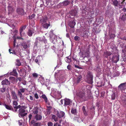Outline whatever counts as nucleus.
Listing matches in <instances>:
<instances>
[{
    "instance_id": "obj_48",
    "label": "nucleus",
    "mask_w": 126,
    "mask_h": 126,
    "mask_svg": "<svg viewBox=\"0 0 126 126\" xmlns=\"http://www.w3.org/2000/svg\"><path fill=\"white\" fill-rule=\"evenodd\" d=\"M122 19L124 20L126 19V14L125 15H123L122 17Z\"/></svg>"
},
{
    "instance_id": "obj_63",
    "label": "nucleus",
    "mask_w": 126,
    "mask_h": 126,
    "mask_svg": "<svg viewBox=\"0 0 126 126\" xmlns=\"http://www.w3.org/2000/svg\"><path fill=\"white\" fill-rule=\"evenodd\" d=\"M66 36L68 38L69 37V34L68 33H66Z\"/></svg>"
},
{
    "instance_id": "obj_52",
    "label": "nucleus",
    "mask_w": 126,
    "mask_h": 126,
    "mask_svg": "<svg viewBox=\"0 0 126 126\" xmlns=\"http://www.w3.org/2000/svg\"><path fill=\"white\" fill-rule=\"evenodd\" d=\"M64 99H62V100H61V101H60V102L61 103V104H63V103L64 102Z\"/></svg>"
},
{
    "instance_id": "obj_23",
    "label": "nucleus",
    "mask_w": 126,
    "mask_h": 126,
    "mask_svg": "<svg viewBox=\"0 0 126 126\" xmlns=\"http://www.w3.org/2000/svg\"><path fill=\"white\" fill-rule=\"evenodd\" d=\"M65 60L66 62L67 63H70L71 61V60L70 56L66 57Z\"/></svg>"
},
{
    "instance_id": "obj_8",
    "label": "nucleus",
    "mask_w": 126,
    "mask_h": 126,
    "mask_svg": "<svg viewBox=\"0 0 126 126\" xmlns=\"http://www.w3.org/2000/svg\"><path fill=\"white\" fill-rule=\"evenodd\" d=\"M26 89L25 88H21L20 89V91H18V95H19L20 97L21 98L22 97V94L21 93H23L25 92V90Z\"/></svg>"
},
{
    "instance_id": "obj_12",
    "label": "nucleus",
    "mask_w": 126,
    "mask_h": 126,
    "mask_svg": "<svg viewBox=\"0 0 126 126\" xmlns=\"http://www.w3.org/2000/svg\"><path fill=\"white\" fill-rule=\"evenodd\" d=\"M17 12L18 14L20 15H22L24 13L23 9L20 8H18L17 9Z\"/></svg>"
},
{
    "instance_id": "obj_26",
    "label": "nucleus",
    "mask_w": 126,
    "mask_h": 126,
    "mask_svg": "<svg viewBox=\"0 0 126 126\" xmlns=\"http://www.w3.org/2000/svg\"><path fill=\"white\" fill-rule=\"evenodd\" d=\"M89 51H87L85 53V56H84L83 55H81V56L83 57H87L89 56Z\"/></svg>"
},
{
    "instance_id": "obj_16",
    "label": "nucleus",
    "mask_w": 126,
    "mask_h": 126,
    "mask_svg": "<svg viewBox=\"0 0 126 126\" xmlns=\"http://www.w3.org/2000/svg\"><path fill=\"white\" fill-rule=\"evenodd\" d=\"M93 77L92 76L90 75L89 77L87 79V82L90 84H92L93 82Z\"/></svg>"
},
{
    "instance_id": "obj_59",
    "label": "nucleus",
    "mask_w": 126,
    "mask_h": 126,
    "mask_svg": "<svg viewBox=\"0 0 126 126\" xmlns=\"http://www.w3.org/2000/svg\"><path fill=\"white\" fill-rule=\"evenodd\" d=\"M74 119H78V122H80V118H74Z\"/></svg>"
},
{
    "instance_id": "obj_19",
    "label": "nucleus",
    "mask_w": 126,
    "mask_h": 126,
    "mask_svg": "<svg viewBox=\"0 0 126 126\" xmlns=\"http://www.w3.org/2000/svg\"><path fill=\"white\" fill-rule=\"evenodd\" d=\"M77 13V11L76 10H72L70 12V14L73 16H75Z\"/></svg>"
},
{
    "instance_id": "obj_18",
    "label": "nucleus",
    "mask_w": 126,
    "mask_h": 126,
    "mask_svg": "<svg viewBox=\"0 0 126 126\" xmlns=\"http://www.w3.org/2000/svg\"><path fill=\"white\" fill-rule=\"evenodd\" d=\"M12 96V98L15 99H17V97L15 92H12L11 93Z\"/></svg>"
},
{
    "instance_id": "obj_45",
    "label": "nucleus",
    "mask_w": 126,
    "mask_h": 126,
    "mask_svg": "<svg viewBox=\"0 0 126 126\" xmlns=\"http://www.w3.org/2000/svg\"><path fill=\"white\" fill-rule=\"evenodd\" d=\"M18 123L19 126H21L22 124V121L21 120H18Z\"/></svg>"
},
{
    "instance_id": "obj_64",
    "label": "nucleus",
    "mask_w": 126,
    "mask_h": 126,
    "mask_svg": "<svg viewBox=\"0 0 126 126\" xmlns=\"http://www.w3.org/2000/svg\"><path fill=\"white\" fill-rule=\"evenodd\" d=\"M18 80L19 81H21V78L19 77L18 78Z\"/></svg>"
},
{
    "instance_id": "obj_61",
    "label": "nucleus",
    "mask_w": 126,
    "mask_h": 126,
    "mask_svg": "<svg viewBox=\"0 0 126 126\" xmlns=\"http://www.w3.org/2000/svg\"><path fill=\"white\" fill-rule=\"evenodd\" d=\"M18 32V31L17 30H15L14 31V33H15V34H16V33H17Z\"/></svg>"
},
{
    "instance_id": "obj_40",
    "label": "nucleus",
    "mask_w": 126,
    "mask_h": 126,
    "mask_svg": "<svg viewBox=\"0 0 126 126\" xmlns=\"http://www.w3.org/2000/svg\"><path fill=\"white\" fill-rule=\"evenodd\" d=\"M115 98V95L114 93H113L111 95V99H112L114 100Z\"/></svg>"
},
{
    "instance_id": "obj_38",
    "label": "nucleus",
    "mask_w": 126,
    "mask_h": 126,
    "mask_svg": "<svg viewBox=\"0 0 126 126\" xmlns=\"http://www.w3.org/2000/svg\"><path fill=\"white\" fill-rule=\"evenodd\" d=\"M42 97L43 98H44L45 101H47V98L46 97V96L45 95H42Z\"/></svg>"
},
{
    "instance_id": "obj_54",
    "label": "nucleus",
    "mask_w": 126,
    "mask_h": 126,
    "mask_svg": "<svg viewBox=\"0 0 126 126\" xmlns=\"http://www.w3.org/2000/svg\"><path fill=\"white\" fill-rule=\"evenodd\" d=\"M39 125V124L38 123H36L34 124L33 125V126H37Z\"/></svg>"
},
{
    "instance_id": "obj_62",
    "label": "nucleus",
    "mask_w": 126,
    "mask_h": 126,
    "mask_svg": "<svg viewBox=\"0 0 126 126\" xmlns=\"http://www.w3.org/2000/svg\"><path fill=\"white\" fill-rule=\"evenodd\" d=\"M115 36V34H113L112 35V36H110V37L112 38H114V37Z\"/></svg>"
},
{
    "instance_id": "obj_13",
    "label": "nucleus",
    "mask_w": 126,
    "mask_h": 126,
    "mask_svg": "<svg viewBox=\"0 0 126 126\" xmlns=\"http://www.w3.org/2000/svg\"><path fill=\"white\" fill-rule=\"evenodd\" d=\"M1 83L2 85H8L10 84V83L9 81L6 79H5L2 81Z\"/></svg>"
},
{
    "instance_id": "obj_11",
    "label": "nucleus",
    "mask_w": 126,
    "mask_h": 126,
    "mask_svg": "<svg viewBox=\"0 0 126 126\" xmlns=\"http://www.w3.org/2000/svg\"><path fill=\"white\" fill-rule=\"evenodd\" d=\"M7 21L9 22L8 24L9 25L14 29L15 28V26L13 24V21L11 20L10 19H8L7 20Z\"/></svg>"
},
{
    "instance_id": "obj_32",
    "label": "nucleus",
    "mask_w": 126,
    "mask_h": 126,
    "mask_svg": "<svg viewBox=\"0 0 126 126\" xmlns=\"http://www.w3.org/2000/svg\"><path fill=\"white\" fill-rule=\"evenodd\" d=\"M9 75V73H8L7 74H5L3 75L0 76V80H1L4 77L6 76H8Z\"/></svg>"
},
{
    "instance_id": "obj_60",
    "label": "nucleus",
    "mask_w": 126,
    "mask_h": 126,
    "mask_svg": "<svg viewBox=\"0 0 126 126\" xmlns=\"http://www.w3.org/2000/svg\"><path fill=\"white\" fill-rule=\"evenodd\" d=\"M38 57H37V58L36 59H35V62L36 63H37L38 62V59H37L38 58Z\"/></svg>"
},
{
    "instance_id": "obj_46",
    "label": "nucleus",
    "mask_w": 126,
    "mask_h": 126,
    "mask_svg": "<svg viewBox=\"0 0 126 126\" xmlns=\"http://www.w3.org/2000/svg\"><path fill=\"white\" fill-rule=\"evenodd\" d=\"M5 90H6L5 88H2L1 89V91L2 92H4L5 91Z\"/></svg>"
},
{
    "instance_id": "obj_39",
    "label": "nucleus",
    "mask_w": 126,
    "mask_h": 126,
    "mask_svg": "<svg viewBox=\"0 0 126 126\" xmlns=\"http://www.w3.org/2000/svg\"><path fill=\"white\" fill-rule=\"evenodd\" d=\"M71 111L72 113L75 114L76 112V109H72L71 110Z\"/></svg>"
},
{
    "instance_id": "obj_33",
    "label": "nucleus",
    "mask_w": 126,
    "mask_h": 126,
    "mask_svg": "<svg viewBox=\"0 0 126 126\" xmlns=\"http://www.w3.org/2000/svg\"><path fill=\"white\" fill-rule=\"evenodd\" d=\"M33 112L34 114H36L38 112L37 108H35L33 110Z\"/></svg>"
},
{
    "instance_id": "obj_44",
    "label": "nucleus",
    "mask_w": 126,
    "mask_h": 126,
    "mask_svg": "<svg viewBox=\"0 0 126 126\" xmlns=\"http://www.w3.org/2000/svg\"><path fill=\"white\" fill-rule=\"evenodd\" d=\"M23 106H21L20 105H19L17 106H16V107H15V108H16V109H18L19 108L20 109H22L23 108Z\"/></svg>"
},
{
    "instance_id": "obj_2",
    "label": "nucleus",
    "mask_w": 126,
    "mask_h": 126,
    "mask_svg": "<svg viewBox=\"0 0 126 126\" xmlns=\"http://www.w3.org/2000/svg\"><path fill=\"white\" fill-rule=\"evenodd\" d=\"M126 89V83L120 84L118 87V89L123 92Z\"/></svg>"
},
{
    "instance_id": "obj_56",
    "label": "nucleus",
    "mask_w": 126,
    "mask_h": 126,
    "mask_svg": "<svg viewBox=\"0 0 126 126\" xmlns=\"http://www.w3.org/2000/svg\"><path fill=\"white\" fill-rule=\"evenodd\" d=\"M75 67L77 68H78L79 69H81V68L79 66H78V65H75Z\"/></svg>"
},
{
    "instance_id": "obj_47",
    "label": "nucleus",
    "mask_w": 126,
    "mask_h": 126,
    "mask_svg": "<svg viewBox=\"0 0 126 126\" xmlns=\"http://www.w3.org/2000/svg\"><path fill=\"white\" fill-rule=\"evenodd\" d=\"M22 46L23 48L25 49H26L28 47L27 45L25 44L22 45Z\"/></svg>"
},
{
    "instance_id": "obj_10",
    "label": "nucleus",
    "mask_w": 126,
    "mask_h": 126,
    "mask_svg": "<svg viewBox=\"0 0 126 126\" xmlns=\"http://www.w3.org/2000/svg\"><path fill=\"white\" fill-rule=\"evenodd\" d=\"M36 39L38 41L39 40V41H43L45 43H47V40L44 37H38Z\"/></svg>"
},
{
    "instance_id": "obj_25",
    "label": "nucleus",
    "mask_w": 126,
    "mask_h": 126,
    "mask_svg": "<svg viewBox=\"0 0 126 126\" xmlns=\"http://www.w3.org/2000/svg\"><path fill=\"white\" fill-rule=\"evenodd\" d=\"M42 116L40 115H36L35 117V118L37 120H40L42 118Z\"/></svg>"
},
{
    "instance_id": "obj_49",
    "label": "nucleus",
    "mask_w": 126,
    "mask_h": 126,
    "mask_svg": "<svg viewBox=\"0 0 126 126\" xmlns=\"http://www.w3.org/2000/svg\"><path fill=\"white\" fill-rule=\"evenodd\" d=\"M79 38V37L78 36H75L74 38L75 39L76 41L78 40Z\"/></svg>"
},
{
    "instance_id": "obj_34",
    "label": "nucleus",
    "mask_w": 126,
    "mask_h": 126,
    "mask_svg": "<svg viewBox=\"0 0 126 126\" xmlns=\"http://www.w3.org/2000/svg\"><path fill=\"white\" fill-rule=\"evenodd\" d=\"M13 104L14 106L15 105V106H14V108H15V107H16V106H17L18 104L17 102V101H14L13 102Z\"/></svg>"
},
{
    "instance_id": "obj_37",
    "label": "nucleus",
    "mask_w": 126,
    "mask_h": 126,
    "mask_svg": "<svg viewBox=\"0 0 126 126\" xmlns=\"http://www.w3.org/2000/svg\"><path fill=\"white\" fill-rule=\"evenodd\" d=\"M113 3V5L115 6H117L118 4V2L117 0H114Z\"/></svg>"
},
{
    "instance_id": "obj_41",
    "label": "nucleus",
    "mask_w": 126,
    "mask_h": 126,
    "mask_svg": "<svg viewBox=\"0 0 126 126\" xmlns=\"http://www.w3.org/2000/svg\"><path fill=\"white\" fill-rule=\"evenodd\" d=\"M85 108L84 106H83L82 108V111L84 114H86V112L85 111Z\"/></svg>"
},
{
    "instance_id": "obj_15",
    "label": "nucleus",
    "mask_w": 126,
    "mask_h": 126,
    "mask_svg": "<svg viewBox=\"0 0 126 126\" xmlns=\"http://www.w3.org/2000/svg\"><path fill=\"white\" fill-rule=\"evenodd\" d=\"M8 14L9 15L12 14L13 11V8L10 6H9L8 7Z\"/></svg>"
},
{
    "instance_id": "obj_53",
    "label": "nucleus",
    "mask_w": 126,
    "mask_h": 126,
    "mask_svg": "<svg viewBox=\"0 0 126 126\" xmlns=\"http://www.w3.org/2000/svg\"><path fill=\"white\" fill-rule=\"evenodd\" d=\"M30 99L31 100H34V98L33 97L31 96H30Z\"/></svg>"
},
{
    "instance_id": "obj_31",
    "label": "nucleus",
    "mask_w": 126,
    "mask_h": 126,
    "mask_svg": "<svg viewBox=\"0 0 126 126\" xmlns=\"http://www.w3.org/2000/svg\"><path fill=\"white\" fill-rule=\"evenodd\" d=\"M32 76L35 79L38 77V75L36 73H32Z\"/></svg>"
},
{
    "instance_id": "obj_58",
    "label": "nucleus",
    "mask_w": 126,
    "mask_h": 126,
    "mask_svg": "<svg viewBox=\"0 0 126 126\" xmlns=\"http://www.w3.org/2000/svg\"><path fill=\"white\" fill-rule=\"evenodd\" d=\"M9 52H10V54H11V53H12L13 54L14 53V54H15V52L14 51H13V52H11V50L10 49H9Z\"/></svg>"
},
{
    "instance_id": "obj_3",
    "label": "nucleus",
    "mask_w": 126,
    "mask_h": 126,
    "mask_svg": "<svg viewBox=\"0 0 126 126\" xmlns=\"http://www.w3.org/2000/svg\"><path fill=\"white\" fill-rule=\"evenodd\" d=\"M19 116L20 117L24 116L27 114V113H25L24 110L22 108L19 109Z\"/></svg>"
},
{
    "instance_id": "obj_9",
    "label": "nucleus",
    "mask_w": 126,
    "mask_h": 126,
    "mask_svg": "<svg viewBox=\"0 0 126 126\" xmlns=\"http://www.w3.org/2000/svg\"><path fill=\"white\" fill-rule=\"evenodd\" d=\"M64 106H66L69 105L72 103L70 99L65 98L64 99Z\"/></svg>"
},
{
    "instance_id": "obj_55",
    "label": "nucleus",
    "mask_w": 126,
    "mask_h": 126,
    "mask_svg": "<svg viewBox=\"0 0 126 126\" xmlns=\"http://www.w3.org/2000/svg\"><path fill=\"white\" fill-rule=\"evenodd\" d=\"M29 120H30L32 118V115L31 114H30L29 116Z\"/></svg>"
},
{
    "instance_id": "obj_51",
    "label": "nucleus",
    "mask_w": 126,
    "mask_h": 126,
    "mask_svg": "<svg viewBox=\"0 0 126 126\" xmlns=\"http://www.w3.org/2000/svg\"><path fill=\"white\" fill-rule=\"evenodd\" d=\"M54 126H61V125L58 124V123H54Z\"/></svg>"
},
{
    "instance_id": "obj_17",
    "label": "nucleus",
    "mask_w": 126,
    "mask_h": 126,
    "mask_svg": "<svg viewBox=\"0 0 126 126\" xmlns=\"http://www.w3.org/2000/svg\"><path fill=\"white\" fill-rule=\"evenodd\" d=\"M34 32V31L33 29L32 30H29L28 34L29 36H32V34Z\"/></svg>"
},
{
    "instance_id": "obj_21",
    "label": "nucleus",
    "mask_w": 126,
    "mask_h": 126,
    "mask_svg": "<svg viewBox=\"0 0 126 126\" xmlns=\"http://www.w3.org/2000/svg\"><path fill=\"white\" fill-rule=\"evenodd\" d=\"M26 25H24V26H22L20 29V36H22V32L26 28Z\"/></svg>"
},
{
    "instance_id": "obj_30",
    "label": "nucleus",
    "mask_w": 126,
    "mask_h": 126,
    "mask_svg": "<svg viewBox=\"0 0 126 126\" xmlns=\"http://www.w3.org/2000/svg\"><path fill=\"white\" fill-rule=\"evenodd\" d=\"M52 118L53 119L55 122L58 120V118L56 117V116L54 115H53L52 116Z\"/></svg>"
},
{
    "instance_id": "obj_5",
    "label": "nucleus",
    "mask_w": 126,
    "mask_h": 126,
    "mask_svg": "<svg viewBox=\"0 0 126 126\" xmlns=\"http://www.w3.org/2000/svg\"><path fill=\"white\" fill-rule=\"evenodd\" d=\"M51 94L55 95V96H60L61 95V92L59 91H57V90L54 88L52 89Z\"/></svg>"
},
{
    "instance_id": "obj_35",
    "label": "nucleus",
    "mask_w": 126,
    "mask_h": 126,
    "mask_svg": "<svg viewBox=\"0 0 126 126\" xmlns=\"http://www.w3.org/2000/svg\"><path fill=\"white\" fill-rule=\"evenodd\" d=\"M104 53L105 55L108 56H110L111 54V53L110 52L108 51H106Z\"/></svg>"
},
{
    "instance_id": "obj_28",
    "label": "nucleus",
    "mask_w": 126,
    "mask_h": 126,
    "mask_svg": "<svg viewBox=\"0 0 126 126\" xmlns=\"http://www.w3.org/2000/svg\"><path fill=\"white\" fill-rule=\"evenodd\" d=\"M40 82L42 84H44L45 83V80L43 78L41 77L40 78Z\"/></svg>"
},
{
    "instance_id": "obj_43",
    "label": "nucleus",
    "mask_w": 126,
    "mask_h": 126,
    "mask_svg": "<svg viewBox=\"0 0 126 126\" xmlns=\"http://www.w3.org/2000/svg\"><path fill=\"white\" fill-rule=\"evenodd\" d=\"M35 16V15L34 14H32L31 16H29V18L31 19H32L34 18Z\"/></svg>"
},
{
    "instance_id": "obj_14",
    "label": "nucleus",
    "mask_w": 126,
    "mask_h": 126,
    "mask_svg": "<svg viewBox=\"0 0 126 126\" xmlns=\"http://www.w3.org/2000/svg\"><path fill=\"white\" fill-rule=\"evenodd\" d=\"M9 79L13 83L16 82L17 81V79H16V78L13 77H10L9 78Z\"/></svg>"
},
{
    "instance_id": "obj_42",
    "label": "nucleus",
    "mask_w": 126,
    "mask_h": 126,
    "mask_svg": "<svg viewBox=\"0 0 126 126\" xmlns=\"http://www.w3.org/2000/svg\"><path fill=\"white\" fill-rule=\"evenodd\" d=\"M48 126H53V123L51 122H48L47 124Z\"/></svg>"
},
{
    "instance_id": "obj_24",
    "label": "nucleus",
    "mask_w": 126,
    "mask_h": 126,
    "mask_svg": "<svg viewBox=\"0 0 126 126\" xmlns=\"http://www.w3.org/2000/svg\"><path fill=\"white\" fill-rule=\"evenodd\" d=\"M4 105L5 108L8 110H11L12 109V107L8 105L5 104H4Z\"/></svg>"
},
{
    "instance_id": "obj_22",
    "label": "nucleus",
    "mask_w": 126,
    "mask_h": 126,
    "mask_svg": "<svg viewBox=\"0 0 126 126\" xmlns=\"http://www.w3.org/2000/svg\"><path fill=\"white\" fill-rule=\"evenodd\" d=\"M76 23L74 21H73L72 22H70L69 24V25L70 27H74Z\"/></svg>"
},
{
    "instance_id": "obj_27",
    "label": "nucleus",
    "mask_w": 126,
    "mask_h": 126,
    "mask_svg": "<svg viewBox=\"0 0 126 126\" xmlns=\"http://www.w3.org/2000/svg\"><path fill=\"white\" fill-rule=\"evenodd\" d=\"M69 3V1L68 0H66L62 3L63 4L64 6H66L68 5Z\"/></svg>"
},
{
    "instance_id": "obj_29",
    "label": "nucleus",
    "mask_w": 126,
    "mask_h": 126,
    "mask_svg": "<svg viewBox=\"0 0 126 126\" xmlns=\"http://www.w3.org/2000/svg\"><path fill=\"white\" fill-rule=\"evenodd\" d=\"M81 76L79 75L77 78V83H78L81 80Z\"/></svg>"
},
{
    "instance_id": "obj_6",
    "label": "nucleus",
    "mask_w": 126,
    "mask_h": 126,
    "mask_svg": "<svg viewBox=\"0 0 126 126\" xmlns=\"http://www.w3.org/2000/svg\"><path fill=\"white\" fill-rule=\"evenodd\" d=\"M55 113L59 118L63 117L65 115L64 112L62 111H60V112H59L57 110H55Z\"/></svg>"
},
{
    "instance_id": "obj_1",
    "label": "nucleus",
    "mask_w": 126,
    "mask_h": 126,
    "mask_svg": "<svg viewBox=\"0 0 126 126\" xmlns=\"http://www.w3.org/2000/svg\"><path fill=\"white\" fill-rule=\"evenodd\" d=\"M47 17H45L42 18L40 20V22L43 27L47 29L50 26V24L49 23L48 24L47 23Z\"/></svg>"
},
{
    "instance_id": "obj_50",
    "label": "nucleus",
    "mask_w": 126,
    "mask_h": 126,
    "mask_svg": "<svg viewBox=\"0 0 126 126\" xmlns=\"http://www.w3.org/2000/svg\"><path fill=\"white\" fill-rule=\"evenodd\" d=\"M34 96L36 98L38 99L39 98L38 95L37 93H35L34 94Z\"/></svg>"
},
{
    "instance_id": "obj_20",
    "label": "nucleus",
    "mask_w": 126,
    "mask_h": 126,
    "mask_svg": "<svg viewBox=\"0 0 126 126\" xmlns=\"http://www.w3.org/2000/svg\"><path fill=\"white\" fill-rule=\"evenodd\" d=\"M13 75L14 76H16L17 75V73L16 72V70L15 69H14L13 70L12 72L10 73H9V75Z\"/></svg>"
},
{
    "instance_id": "obj_4",
    "label": "nucleus",
    "mask_w": 126,
    "mask_h": 126,
    "mask_svg": "<svg viewBox=\"0 0 126 126\" xmlns=\"http://www.w3.org/2000/svg\"><path fill=\"white\" fill-rule=\"evenodd\" d=\"M77 95L80 98H82L83 99L84 101L86 100L84 99L85 98V93L83 92L79 91L77 92Z\"/></svg>"
},
{
    "instance_id": "obj_7",
    "label": "nucleus",
    "mask_w": 126,
    "mask_h": 126,
    "mask_svg": "<svg viewBox=\"0 0 126 126\" xmlns=\"http://www.w3.org/2000/svg\"><path fill=\"white\" fill-rule=\"evenodd\" d=\"M119 55L118 54L113 56L112 59V62L114 63H116L119 60Z\"/></svg>"
},
{
    "instance_id": "obj_57",
    "label": "nucleus",
    "mask_w": 126,
    "mask_h": 126,
    "mask_svg": "<svg viewBox=\"0 0 126 126\" xmlns=\"http://www.w3.org/2000/svg\"><path fill=\"white\" fill-rule=\"evenodd\" d=\"M67 68L69 70H70L71 69V66L70 65H68L67 66Z\"/></svg>"
},
{
    "instance_id": "obj_36",
    "label": "nucleus",
    "mask_w": 126,
    "mask_h": 126,
    "mask_svg": "<svg viewBox=\"0 0 126 126\" xmlns=\"http://www.w3.org/2000/svg\"><path fill=\"white\" fill-rule=\"evenodd\" d=\"M17 63H16V65L18 66L20 65L21 64V63L20 62V61L19 60L17 59L16 60Z\"/></svg>"
}]
</instances>
